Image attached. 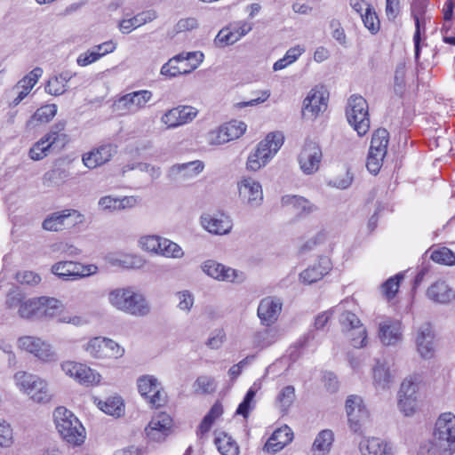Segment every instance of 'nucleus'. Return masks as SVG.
Listing matches in <instances>:
<instances>
[{
    "mask_svg": "<svg viewBox=\"0 0 455 455\" xmlns=\"http://www.w3.org/2000/svg\"><path fill=\"white\" fill-rule=\"evenodd\" d=\"M284 142V136L280 132H269L264 140L251 152L246 161V169L257 172L266 166L276 155Z\"/></svg>",
    "mask_w": 455,
    "mask_h": 455,
    "instance_id": "f257e3e1",
    "label": "nucleus"
},
{
    "mask_svg": "<svg viewBox=\"0 0 455 455\" xmlns=\"http://www.w3.org/2000/svg\"><path fill=\"white\" fill-rule=\"evenodd\" d=\"M432 439L442 455L455 453V414L451 411L441 413L435 420Z\"/></svg>",
    "mask_w": 455,
    "mask_h": 455,
    "instance_id": "f03ea898",
    "label": "nucleus"
},
{
    "mask_svg": "<svg viewBox=\"0 0 455 455\" xmlns=\"http://www.w3.org/2000/svg\"><path fill=\"white\" fill-rule=\"evenodd\" d=\"M56 428L61 437L74 445H80L85 439V430L74 413L65 407H58L53 413Z\"/></svg>",
    "mask_w": 455,
    "mask_h": 455,
    "instance_id": "7ed1b4c3",
    "label": "nucleus"
},
{
    "mask_svg": "<svg viewBox=\"0 0 455 455\" xmlns=\"http://www.w3.org/2000/svg\"><path fill=\"white\" fill-rule=\"evenodd\" d=\"M339 315L341 331L355 348H363L368 345V331L359 317L353 312L342 309Z\"/></svg>",
    "mask_w": 455,
    "mask_h": 455,
    "instance_id": "20e7f679",
    "label": "nucleus"
},
{
    "mask_svg": "<svg viewBox=\"0 0 455 455\" xmlns=\"http://www.w3.org/2000/svg\"><path fill=\"white\" fill-rule=\"evenodd\" d=\"M13 379L18 388L34 402L44 403L51 400L52 395L44 379L22 371L16 372Z\"/></svg>",
    "mask_w": 455,
    "mask_h": 455,
    "instance_id": "39448f33",
    "label": "nucleus"
},
{
    "mask_svg": "<svg viewBox=\"0 0 455 455\" xmlns=\"http://www.w3.org/2000/svg\"><path fill=\"white\" fill-rule=\"evenodd\" d=\"M366 100L360 95H352L347 101L346 109L349 124L359 136L365 135L370 129V118Z\"/></svg>",
    "mask_w": 455,
    "mask_h": 455,
    "instance_id": "423d86ee",
    "label": "nucleus"
},
{
    "mask_svg": "<svg viewBox=\"0 0 455 455\" xmlns=\"http://www.w3.org/2000/svg\"><path fill=\"white\" fill-rule=\"evenodd\" d=\"M153 92L149 90H140L126 93L113 103V111L120 116L133 115L147 107L152 100Z\"/></svg>",
    "mask_w": 455,
    "mask_h": 455,
    "instance_id": "0eeeda50",
    "label": "nucleus"
},
{
    "mask_svg": "<svg viewBox=\"0 0 455 455\" xmlns=\"http://www.w3.org/2000/svg\"><path fill=\"white\" fill-rule=\"evenodd\" d=\"M84 350L96 359H117L124 355V348L111 339L94 337L83 345Z\"/></svg>",
    "mask_w": 455,
    "mask_h": 455,
    "instance_id": "6e6552de",
    "label": "nucleus"
},
{
    "mask_svg": "<svg viewBox=\"0 0 455 455\" xmlns=\"http://www.w3.org/2000/svg\"><path fill=\"white\" fill-rule=\"evenodd\" d=\"M99 267L95 264L84 265L72 260H63L53 264L51 271L61 280H77L93 275L98 273Z\"/></svg>",
    "mask_w": 455,
    "mask_h": 455,
    "instance_id": "1a4fd4ad",
    "label": "nucleus"
},
{
    "mask_svg": "<svg viewBox=\"0 0 455 455\" xmlns=\"http://www.w3.org/2000/svg\"><path fill=\"white\" fill-rule=\"evenodd\" d=\"M238 197L242 204L250 208H259L264 200L262 186L254 178L243 176L237 181Z\"/></svg>",
    "mask_w": 455,
    "mask_h": 455,
    "instance_id": "9d476101",
    "label": "nucleus"
},
{
    "mask_svg": "<svg viewBox=\"0 0 455 455\" xmlns=\"http://www.w3.org/2000/svg\"><path fill=\"white\" fill-rule=\"evenodd\" d=\"M323 151L320 145L311 140H305L297 156L300 171L305 175H313L320 169Z\"/></svg>",
    "mask_w": 455,
    "mask_h": 455,
    "instance_id": "9b49d317",
    "label": "nucleus"
},
{
    "mask_svg": "<svg viewBox=\"0 0 455 455\" xmlns=\"http://www.w3.org/2000/svg\"><path fill=\"white\" fill-rule=\"evenodd\" d=\"M60 367L65 375L81 385L86 387L96 386L101 381V375L86 364L66 361L61 363Z\"/></svg>",
    "mask_w": 455,
    "mask_h": 455,
    "instance_id": "f8f14e48",
    "label": "nucleus"
},
{
    "mask_svg": "<svg viewBox=\"0 0 455 455\" xmlns=\"http://www.w3.org/2000/svg\"><path fill=\"white\" fill-rule=\"evenodd\" d=\"M18 346L40 361L49 363L57 360V355L52 346L38 337L23 336L18 339Z\"/></svg>",
    "mask_w": 455,
    "mask_h": 455,
    "instance_id": "ddd939ff",
    "label": "nucleus"
},
{
    "mask_svg": "<svg viewBox=\"0 0 455 455\" xmlns=\"http://www.w3.org/2000/svg\"><path fill=\"white\" fill-rule=\"evenodd\" d=\"M346 412L351 431L359 433L369 419V411L358 395H349L346 401Z\"/></svg>",
    "mask_w": 455,
    "mask_h": 455,
    "instance_id": "4468645a",
    "label": "nucleus"
},
{
    "mask_svg": "<svg viewBox=\"0 0 455 455\" xmlns=\"http://www.w3.org/2000/svg\"><path fill=\"white\" fill-rule=\"evenodd\" d=\"M138 390L148 402L155 406L160 407L165 401V395L158 379L153 375L140 376L137 380Z\"/></svg>",
    "mask_w": 455,
    "mask_h": 455,
    "instance_id": "2eb2a0df",
    "label": "nucleus"
},
{
    "mask_svg": "<svg viewBox=\"0 0 455 455\" xmlns=\"http://www.w3.org/2000/svg\"><path fill=\"white\" fill-rule=\"evenodd\" d=\"M252 29V24L248 21H238L230 28H224L219 31L214 38L218 47L232 45L246 36Z\"/></svg>",
    "mask_w": 455,
    "mask_h": 455,
    "instance_id": "dca6fc26",
    "label": "nucleus"
},
{
    "mask_svg": "<svg viewBox=\"0 0 455 455\" xmlns=\"http://www.w3.org/2000/svg\"><path fill=\"white\" fill-rule=\"evenodd\" d=\"M328 99L323 91L312 89L303 100L302 117L314 120L327 108Z\"/></svg>",
    "mask_w": 455,
    "mask_h": 455,
    "instance_id": "f3484780",
    "label": "nucleus"
},
{
    "mask_svg": "<svg viewBox=\"0 0 455 455\" xmlns=\"http://www.w3.org/2000/svg\"><path fill=\"white\" fill-rule=\"evenodd\" d=\"M117 153V145L104 143L83 155V163L89 169H94L109 162Z\"/></svg>",
    "mask_w": 455,
    "mask_h": 455,
    "instance_id": "a211bd4d",
    "label": "nucleus"
},
{
    "mask_svg": "<svg viewBox=\"0 0 455 455\" xmlns=\"http://www.w3.org/2000/svg\"><path fill=\"white\" fill-rule=\"evenodd\" d=\"M283 301L280 298L268 296L262 299L257 308V315L264 326H271L282 312Z\"/></svg>",
    "mask_w": 455,
    "mask_h": 455,
    "instance_id": "6ab92c4d",
    "label": "nucleus"
},
{
    "mask_svg": "<svg viewBox=\"0 0 455 455\" xmlns=\"http://www.w3.org/2000/svg\"><path fill=\"white\" fill-rule=\"evenodd\" d=\"M197 114V109L192 106H179L166 111L161 122L169 129L176 128L192 122Z\"/></svg>",
    "mask_w": 455,
    "mask_h": 455,
    "instance_id": "aec40b11",
    "label": "nucleus"
},
{
    "mask_svg": "<svg viewBox=\"0 0 455 455\" xmlns=\"http://www.w3.org/2000/svg\"><path fill=\"white\" fill-rule=\"evenodd\" d=\"M200 223L204 229L216 235L229 234L233 228L231 218L224 213H204L200 218Z\"/></svg>",
    "mask_w": 455,
    "mask_h": 455,
    "instance_id": "412c9836",
    "label": "nucleus"
},
{
    "mask_svg": "<svg viewBox=\"0 0 455 455\" xmlns=\"http://www.w3.org/2000/svg\"><path fill=\"white\" fill-rule=\"evenodd\" d=\"M201 268L207 275L218 281L235 282L243 279L241 272L212 259L204 261Z\"/></svg>",
    "mask_w": 455,
    "mask_h": 455,
    "instance_id": "4be33fe9",
    "label": "nucleus"
},
{
    "mask_svg": "<svg viewBox=\"0 0 455 455\" xmlns=\"http://www.w3.org/2000/svg\"><path fill=\"white\" fill-rule=\"evenodd\" d=\"M172 425V419L165 412H161L152 418L146 433L148 437L155 442H162L168 435Z\"/></svg>",
    "mask_w": 455,
    "mask_h": 455,
    "instance_id": "5701e85b",
    "label": "nucleus"
},
{
    "mask_svg": "<svg viewBox=\"0 0 455 455\" xmlns=\"http://www.w3.org/2000/svg\"><path fill=\"white\" fill-rule=\"evenodd\" d=\"M72 216H76V219H79V221H82L83 216L76 210H64L47 216L42 223V228L50 232L63 230L68 225H74V222H68Z\"/></svg>",
    "mask_w": 455,
    "mask_h": 455,
    "instance_id": "b1692460",
    "label": "nucleus"
},
{
    "mask_svg": "<svg viewBox=\"0 0 455 455\" xmlns=\"http://www.w3.org/2000/svg\"><path fill=\"white\" fill-rule=\"evenodd\" d=\"M401 323L394 319H385L379 323V338L385 346H395L402 340Z\"/></svg>",
    "mask_w": 455,
    "mask_h": 455,
    "instance_id": "393cba45",
    "label": "nucleus"
},
{
    "mask_svg": "<svg viewBox=\"0 0 455 455\" xmlns=\"http://www.w3.org/2000/svg\"><path fill=\"white\" fill-rule=\"evenodd\" d=\"M122 312L134 316H145L149 314L150 306L141 292L131 287L127 302Z\"/></svg>",
    "mask_w": 455,
    "mask_h": 455,
    "instance_id": "a878e982",
    "label": "nucleus"
},
{
    "mask_svg": "<svg viewBox=\"0 0 455 455\" xmlns=\"http://www.w3.org/2000/svg\"><path fill=\"white\" fill-rule=\"evenodd\" d=\"M416 346L422 358L429 359L434 356V333L429 324H423L419 328L416 336Z\"/></svg>",
    "mask_w": 455,
    "mask_h": 455,
    "instance_id": "bb28decb",
    "label": "nucleus"
},
{
    "mask_svg": "<svg viewBox=\"0 0 455 455\" xmlns=\"http://www.w3.org/2000/svg\"><path fill=\"white\" fill-rule=\"evenodd\" d=\"M361 455H393L391 446L383 439L363 437L359 443Z\"/></svg>",
    "mask_w": 455,
    "mask_h": 455,
    "instance_id": "cd10ccee",
    "label": "nucleus"
},
{
    "mask_svg": "<svg viewBox=\"0 0 455 455\" xmlns=\"http://www.w3.org/2000/svg\"><path fill=\"white\" fill-rule=\"evenodd\" d=\"M281 338V331L277 327L266 326L254 332L251 344L253 348L263 350L276 343Z\"/></svg>",
    "mask_w": 455,
    "mask_h": 455,
    "instance_id": "c85d7f7f",
    "label": "nucleus"
},
{
    "mask_svg": "<svg viewBox=\"0 0 455 455\" xmlns=\"http://www.w3.org/2000/svg\"><path fill=\"white\" fill-rule=\"evenodd\" d=\"M139 200L135 196L113 197L106 196L101 197L98 205L102 211L116 212L135 207Z\"/></svg>",
    "mask_w": 455,
    "mask_h": 455,
    "instance_id": "c756f323",
    "label": "nucleus"
},
{
    "mask_svg": "<svg viewBox=\"0 0 455 455\" xmlns=\"http://www.w3.org/2000/svg\"><path fill=\"white\" fill-rule=\"evenodd\" d=\"M331 269V261L327 257L319 259L318 263L307 267L299 275L300 281L311 284L321 280Z\"/></svg>",
    "mask_w": 455,
    "mask_h": 455,
    "instance_id": "7c9ffc66",
    "label": "nucleus"
},
{
    "mask_svg": "<svg viewBox=\"0 0 455 455\" xmlns=\"http://www.w3.org/2000/svg\"><path fill=\"white\" fill-rule=\"evenodd\" d=\"M427 296L434 302L447 304L455 299V291L444 281H437L427 289Z\"/></svg>",
    "mask_w": 455,
    "mask_h": 455,
    "instance_id": "2f4dec72",
    "label": "nucleus"
},
{
    "mask_svg": "<svg viewBox=\"0 0 455 455\" xmlns=\"http://www.w3.org/2000/svg\"><path fill=\"white\" fill-rule=\"evenodd\" d=\"M292 440V432L287 426L278 428L269 437L265 444V449L268 452L275 453L281 451Z\"/></svg>",
    "mask_w": 455,
    "mask_h": 455,
    "instance_id": "473e14b6",
    "label": "nucleus"
},
{
    "mask_svg": "<svg viewBox=\"0 0 455 455\" xmlns=\"http://www.w3.org/2000/svg\"><path fill=\"white\" fill-rule=\"evenodd\" d=\"M283 207H290L299 214H309L316 210V207L303 196L285 195L281 198Z\"/></svg>",
    "mask_w": 455,
    "mask_h": 455,
    "instance_id": "72a5a7b5",
    "label": "nucleus"
},
{
    "mask_svg": "<svg viewBox=\"0 0 455 455\" xmlns=\"http://www.w3.org/2000/svg\"><path fill=\"white\" fill-rule=\"evenodd\" d=\"M156 18V14L153 11L142 12L132 18L122 20L118 27L123 34H129L140 26L154 20Z\"/></svg>",
    "mask_w": 455,
    "mask_h": 455,
    "instance_id": "f704fd0d",
    "label": "nucleus"
},
{
    "mask_svg": "<svg viewBox=\"0 0 455 455\" xmlns=\"http://www.w3.org/2000/svg\"><path fill=\"white\" fill-rule=\"evenodd\" d=\"M204 168V163L196 160L173 165L170 170V174L172 176H180L181 179L193 178L202 172Z\"/></svg>",
    "mask_w": 455,
    "mask_h": 455,
    "instance_id": "c9c22d12",
    "label": "nucleus"
},
{
    "mask_svg": "<svg viewBox=\"0 0 455 455\" xmlns=\"http://www.w3.org/2000/svg\"><path fill=\"white\" fill-rule=\"evenodd\" d=\"M42 305L40 306V317L54 318L61 317V314L65 310L63 303L55 299L49 297H40Z\"/></svg>",
    "mask_w": 455,
    "mask_h": 455,
    "instance_id": "e433bc0d",
    "label": "nucleus"
},
{
    "mask_svg": "<svg viewBox=\"0 0 455 455\" xmlns=\"http://www.w3.org/2000/svg\"><path fill=\"white\" fill-rule=\"evenodd\" d=\"M72 76L73 75L70 72L65 71L51 77L45 86V91L54 96L63 94L67 91L68 83Z\"/></svg>",
    "mask_w": 455,
    "mask_h": 455,
    "instance_id": "4c0bfd02",
    "label": "nucleus"
},
{
    "mask_svg": "<svg viewBox=\"0 0 455 455\" xmlns=\"http://www.w3.org/2000/svg\"><path fill=\"white\" fill-rule=\"evenodd\" d=\"M334 441L333 432L330 429L322 430L315 437L312 451L315 455H326L329 453Z\"/></svg>",
    "mask_w": 455,
    "mask_h": 455,
    "instance_id": "58836bf2",
    "label": "nucleus"
},
{
    "mask_svg": "<svg viewBox=\"0 0 455 455\" xmlns=\"http://www.w3.org/2000/svg\"><path fill=\"white\" fill-rule=\"evenodd\" d=\"M54 145L52 135H44L31 147L28 156L34 161L42 160L48 155L50 149Z\"/></svg>",
    "mask_w": 455,
    "mask_h": 455,
    "instance_id": "ea45409f",
    "label": "nucleus"
},
{
    "mask_svg": "<svg viewBox=\"0 0 455 455\" xmlns=\"http://www.w3.org/2000/svg\"><path fill=\"white\" fill-rule=\"evenodd\" d=\"M57 113V106L49 104L38 108L31 118L27 122L28 128H34L38 124L49 123Z\"/></svg>",
    "mask_w": 455,
    "mask_h": 455,
    "instance_id": "a19ab883",
    "label": "nucleus"
},
{
    "mask_svg": "<svg viewBox=\"0 0 455 455\" xmlns=\"http://www.w3.org/2000/svg\"><path fill=\"white\" fill-rule=\"evenodd\" d=\"M99 409L106 414L119 418L124 414V404L120 396H111L105 401L100 400L97 403Z\"/></svg>",
    "mask_w": 455,
    "mask_h": 455,
    "instance_id": "79ce46f5",
    "label": "nucleus"
},
{
    "mask_svg": "<svg viewBox=\"0 0 455 455\" xmlns=\"http://www.w3.org/2000/svg\"><path fill=\"white\" fill-rule=\"evenodd\" d=\"M214 443L222 455H239V447L231 436L224 432L217 433Z\"/></svg>",
    "mask_w": 455,
    "mask_h": 455,
    "instance_id": "37998d69",
    "label": "nucleus"
},
{
    "mask_svg": "<svg viewBox=\"0 0 455 455\" xmlns=\"http://www.w3.org/2000/svg\"><path fill=\"white\" fill-rule=\"evenodd\" d=\"M222 414L223 407L220 403L216 402L200 423L197 429V435L203 436L208 433L216 419H218Z\"/></svg>",
    "mask_w": 455,
    "mask_h": 455,
    "instance_id": "c03bdc74",
    "label": "nucleus"
},
{
    "mask_svg": "<svg viewBox=\"0 0 455 455\" xmlns=\"http://www.w3.org/2000/svg\"><path fill=\"white\" fill-rule=\"evenodd\" d=\"M306 49L304 46L297 44L288 49L284 56L276 60L273 65L274 71L282 70L288 66L291 65L305 52Z\"/></svg>",
    "mask_w": 455,
    "mask_h": 455,
    "instance_id": "a18cd8bd",
    "label": "nucleus"
},
{
    "mask_svg": "<svg viewBox=\"0 0 455 455\" xmlns=\"http://www.w3.org/2000/svg\"><path fill=\"white\" fill-rule=\"evenodd\" d=\"M112 264L125 268H141L145 259L137 254H116L110 258Z\"/></svg>",
    "mask_w": 455,
    "mask_h": 455,
    "instance_id": "49530a36",
    "label": "nucleus"
},
{
    "mask_svg": "<svg viewBox=\"0 0 455 455\" xmlns=\"http://www.w3.org/2000/svg\"><path fill=\"white\" fill-rule=\"evenodd\" d=\"M131 286L118 287L112 289L108 293V303L116 309L123 311L125 303L127 302L128 294L130 292Z\"/></svg>",
    "mask_w": 455,
    "mask_h": 455,
    "instance_id": "de8ad7c7",
    "label": "nucleus"
},
{
    "mask_svg": "<svg viewBox=\"0 0 455 455\" xmlns=\"http://www.w3.org/2000/svg\"><path fill=\"white\" fill-rule=\"evenodd\" d=\"M373 379L377 388L386 389L389 387L392 377L385 363L377 362L373 368Z\"/></svg>",
    "mask_w": 455,
    "mask_h": 455,
    "instance_id": "09e8293b",
    "label": "nucleus"
},
{
    "mask_svg": "<svg viewBox=\"0 0 455 455\" xmlns=\"http://www.w3.org/2000/svg\"><path fill=\"white\" fill-rule=\"evenodd\" d=\"M295 400V388L293 386H286L278 393L275 404L282 412H287Z\"/></svg>",
    "mask_w": 455,
    "mask_h": 455,
    "instance_id": "8fccbe9b",
    "label": "nucleus"
},
{
    "mask_svg": "<svg viewBox=\"0 0 455 455\" xmlns=\"http://www.w3.org/2000/svg\"><path fill=\"white\" fill-rule=\"evenodd\" d=\"M389 140V133L386 129H378L372 135L369 151L387 154Z\"/></svg>",
    "mask_w": 455,
    "mask_h": 455,
    "instance_id": "3c124183",
    "label": "nucleus"
},
{
    "mask_svg": "<svg viewBox=\"0 0 455 455\" xmlns=\"http://www.w3.org/2000/svg\"><path fill=\"white\" fill-rule=\"evenodd\" d=\"M41 305L40 298L25 299L20 305L18 314L21 318L40 317Z\"/></svg>",
    "mask_w": 455,
    "mask_h": 455,
    "instance_id": "603ef678",
    "label": "nucleus"
},
{
    "mask_svg": "<svg viewBox=\"0 0 455 455\" xmlns=\"http://www.w3.org/2000/svg\"><path fill=\"white\" fill-rule=\"evenodd\" d=\"M182 56L178 54L169 60L168 62L164 64L161 68V75L167 77H174L179 75L188 74L187 68L179 66V62H181Z\"/></svg>",
    "mask_w": 455,
    "mask_h": 455,
    "instance_id": "864d4df0",
    "label": "nucleus"
},
{
    "mask_svg": "<svg viewBox=\"0 0 455 455\" xmlns=\"http://www.w3.org/2000/svg\"><path fill=\"white\" fill-rule=\"evenodd\" d=\"M217 384L214 378L203 375L199 376L193 384L194 391L196 394L207 395L216 390Z\"/></svg>",
    "mask_w": 455,
    "mask_h": 455,
    "instance_id": "5fc2aeb1",
    "label": "nucleus"
},
{
    "mask_svg": "<svg viewBox=\"0 0 455 455\" xmlns=\"http://www.w3.org/2000/svg\"><path fill=\"white\" fill-rule=\"evenodd\" d=\"M404 278L403 273H398L395 275L388 278L382 285V294L389 300L392 299L397 293L400 283Z\"/></svg>",
    "mask_w": 455,
    "mask_h": 455,
    "instance_id": "6e6d98bb",
    "label": "nucleus"
},
{
    "mask_svg": "<svg viewBox=\"0 0 455 455\" xmlns=\"http://www.w3.org/2000/svg\"><path fill=\"white\" fill-rule=\"evenodd\" d=\"M228 141L240 138L247 129L245 123L233 120L222 125Z\"/></svg>",
    "mask_w": 455,
    "mask_h": 455,
    "instance_id": "4d7b16f0",
    "label": "nucleus"
},
{
    "mask_svg": "<svg viewBox=\"0 0 455 455\" xmlns=\"http://www.w3.org/2000/svg\"><path fill=\"white\" fill-rule=\"evenodd\" d=\"M364 27L371 33L376 34L380 28L379 20L371 6H367L366 12L361 14Z\"/></svg>",
    "mask_w": 455,
    "mask_h": 455,
    "instance_id": "13d9d810",
    "label": "nucleus"
},
{
    "mask_svg": "<svg viewBox=\"0 0 455 455\" xmlns=\"http://www.w3.org/2000/svg\"><path fill=\"white\" fill-rule=\"evenodd\" d=\"M430 258L433 261L439 264L453 265L455 263V254L446 247L433 251Z\"/></svg>",
    "mask_w": 455,
    "mask_h": 455,
    "instance_id": "bf43d9fd",
    "label": "nucleus"
},
{
    "mask_svg": "<svg viewBox=\"0 0 455 455\" xmlns=\"http://www.w3.org/2000/svg\"><path fill=\"white\" fill-rule=\"evenodd\" d=\"M256 392L257 388L255 387V385L249 388L243 402L236 409V414L242 415L245 419L248 417L250 411L253 407V399L256 395Z\"/></svg>",
    "mask_w": 455,
    "mask_h": 455,
    "instance_id": "052dcab7",
    "label": "nucleus"
},
{
    "mask_svg": "<svg viewBox=\"0 0 455 455\" xmlns=\"http://www.w3.org/2000/svg\"><path fill=\"white\" fill-rule=\"evenodd\" d=\"M178 299V308L181 311L188 313L191 311L195 303V297L193 293L188 290L180 291L175 293Z\"/></svg>",
    "mask_w": 455,
    "mask_h": 455,
    "instance_id": "680f3d73",
    "label": "nucleus"
},
{
    "mask_svg": "<svg viewBox=\"0 0 455 455\" xmlns=\"http://www.w3.org/2000/svg\"><path fill=\"white\" fill-rule=\"evenodd\" d=\"M418 384V378L416 376L406 378L401 384L399 396L417 397Z\"/></svg>",
    "mask_w": 455,
    "mask_h": 455,
    "instance_id": "e2e57ef3",
    "label": "nucleus"
},
{
    "mask_svg": "<svg viewBox=\"0 0 455 455\" xmlns=\"http://www.w3.org/2000/svg\"><path fill=\"white\" fill-rule=\"evenodd\" d=\"M160 237L156 235H142L138 241L139 247L147 252L155 254L157 251Z\"/></svg>",
    "mask_w": 455,
    "mask_h": 455,
    "instance_id": "0e129e2a",
    "label": "nucleus"
},
{
    "mask_svg": "<svg viewBox=\"0 0 455 455\" xmlns=\"http://www.w3.org/2000/svg\"><path fill=\"white\" fill-rule=\"evenodd\" d=\"M182 56L181 62L188 61L189 67L187 68L188 73L197 68V67L203 62L204 55L202 52H190L180 53Z\"/></svg>",
    "mask_w": 455,
    "mask_h": 455,
    "instance_id": "69168bd1",
    "label": "nucleus"
},
{
    "mask_svg": "<svg viewBox=\"0 0 455 455\" xmlns=\"http://www.w3.org/2000/svg\"><path fill=\"white\" fill-rule=\"evenodd\" d=\"M385 156V154H380L379 150V153L369 151L366 162L368 171L373 174H377L382 165Z\"/></svg>",
    "mask_w": 455,
    "mask_h": 455,
    "instance_id": "338daca9",
    "label": "nucleus"
},
{
    "mask_svg": "<svg viewBox=\"0 0 455 455\" xmlns=\"http://www.w3.org/2000/svg\"><path fill=\"white\" fill-rule=\"evenodd\" d=\"M51 251L52 252H60L69 257L77 256L81 252L78 248L66 242H58L52 244Z\"/></svg>",
    "mask_w": 455,
    "mask_h": 455,
    "instance_id": "774afa93",
    "label": "nucleus"
}]
</instances>
